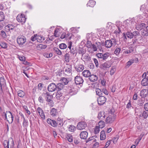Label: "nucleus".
Segmentation results:
<instances>
[{
	"mask_svg": "<svg viewBox=\"0 0 148 148\" xmlns=\"http://www.w3.org/2000/svg\"><path fill=\"white\" fill-rule=\"evenodd\" d=\"M124 40H127V36L128 38L131 39L133 38L132 41L133 44L137 42L138 44L141 43L143 42V36L138 31H135L132 32L131 31H127L126 33L124 32L122 34Z\"/></svg>",
	"mask_w": 148,
	"mask_h": 148,
	"instance_id": "1",
	"label": "nucleus"
},
{
	"mask_svg": "<svg viewBox=\"0 0 148 148\" xmlns=\"http://www.w3.org/2000/svg\"><path fill=\"white\" fill-rule=\"evenodd\" d=\"M14 145V140L12 138H10L8 140H5L3 142L4 148H13Z\"/></svg>",
	"mask_w": 148,
	"mask_h": 148,
	"instance_id": "2",
	"label": "nucleus"
},
{
	"mask_svg": "<svg viewBox=\"0 0 148 148\" xmlns=\"http://www.w3.org/2000/svg\"><path fill=\"white\" fill-rule=\"evenodd\" d=\"M26 41L25 37L23 35L18 36L17 38V42L20 46H22Z\"/></svg>",
	"mask_w": 148,
	"mask_h": 148,
	"instance_id": "3",
	"label": "nucleus"
},
{
	"mask_svg": "<svg viewBox=\"0 0 148 148\" xmlns=\"http://www.w3.org/2000/svg\"><path fill=\"white\" fill-rule=\"evenodd\" d=\"M72 42L71 41L69 42L68 47L69 49L71 54L73 55L75 54L76 56L77 53L76 48L74 47L73 46L72 47Z\"/></svg>",
	"mask_w": 148,
	"mask_h": 148,
	"instance_id": "4",
	"label": "nucleus"
},
{
	"mask_svg": "<svg viewBox=\"0 0 148 148\" xmlns=\"http://www.w3.org/2000/svg\"><path fill=\"white\" fill-rule=\"evenodd\" d=\"M84 82V80L82 77L80 76H76L75 78V82L73 84L74 87H77V85L82 84Z\"/></svg>",
	"mask_w": 148,
	"mask_h": 148,
	"instance_id": "5",
	"label": "nucleus"
},
{
	"mask_svg": "<svg viewBox=\"0 0 148 148\" xmlns=\"http://www.w3.org/2000/svg\"><path fill=\"white\" fill-rule=\"evenodd\" d=\"M7 114V116L6 117V119L5 120H6L9 124H11L13 121L14 116L12 113L10 111H6Z\"/></svg>",
	"mask_w": 148,
	"mask_h": 148,
	"instance_id": "6",
	"label": "nucleus"
},
{
	"mask_svg": "<svg viewBox=\"0 0 148 148\" xmlns=\"http://www.w3.org/2000/svg\"><path fill=\"white\" fill-rule=\"evenodd\" d=\"M116 115H110L107 117L106 120V124H110L112 123L115 120Z\"/></svg>",
	"mask_w": 148,
	"mask_h": 148,
	"instance_id": "7",
	"label": "nucleus"
},
{
	"mask_svg": "<svg viewBox=\"0 0 148 148\" xmlns=\"http://www.w3.org/2000/svg\"><path fill=\"white\" fill-rule=\"evenodd\" d=\"M77 87H74L73 84L71 85L70 88L69 90V93L71 95H73L77 94Z\"/></svg>",
	"mask_w": 148,
	"mask_h": 148,
	"instance_id": "8",
	"label": "nucleus"
},
{
	"mask_svg": "<svg viewBox=\"0 0 148 148\" xmlns=\"http://www.w3.org/2000/svg\"><path fill=\"white\" fill-rule=\"evenodd\" d=\"M17 21L21 23L22 24L24 23L26 21V18L24 14H22L21 15H18L16 17Z\"/></svg>",
	"mask_w": 148,
	"mask_h": 148,
	"instance_id": "9",
	"label": "nucleus"
},
{
	"mask_svg": "<svg viewBox=\"0 0 148 148\" xmlns=\"http://www.w3.org/2000/svg\"><path fill=\"white\" fill-rule=\"evenodd\" d=\"M5 84V79L2 77L0 78V95H3V92L2 90L3 87Z\"/></svg>",
	"mask_w": 148,
	"mask_h": 148,
	"instance_id": "10",
	"label": "nucleus"
},
{
	"mask_svg": "<svg viewBox=\"0 0 148 148\" xmlns=\"http://www.w3.org/2000/svg\"><path fill=\"white\" fill-rule=\"evenodd\" d=\"M111 66V64L110 63L106 62L101 64L100 66V68L102 70L108 71L109 68Z\"/></svg>",
	"mask_w": 148,
	"mask_h": 148,
	"instance_id": "11",
	"label": "nucleus"
},
{
	"mask_svg": "<svg viewBox=\"0 0 148 148\" xmlns=\"http://www.w3.org/2000/svg\"><path fill=\"white\" fill-rule=\"evenodd\" d=\"M87 126L86 123L84 121L80 122L78 123L77 125V128L80 130L85 129Z\"/></svg>",
	"mask_w": 148,
	"mask_h": 148,
	"instance_id": "12",
	"label": "nucleus"
},
{
	"mask_svg": "<svg viewBox=\"0 0 148 148\" xmlns=\"http://www.w3.org/2000/svg\"><path fill=\"white\" fill-rule=\"evenodd\" d=\"M106 98L104 96H99L97 99L98 104L99 105H102L106 101Z\"/></svg>",
	"mask_w": 148,
	"mask_h": 148,
	"instance_id": "13",
	"label": "nucleus"
},
{
	"mask_svg": "<svg viewBox=\"0 0 148 148\" xmlns=\"http://www.w3.org/2000/svg\"><path fill=\"white\" fill-rule=\"evenodd\" d=\"M56 86L55 84L52 83L48 86L47 89L49 92H52L56 90Z\"/></svg>",
	"mask_w": 148,
	"mask_h": 148,
	"instance_id": "14",
	"label": "nucleus"
},
{
	"mask_svg": "<svg viewBox=\"0 0 148 148\" xmlns=\"http://www.w3.org/2000/svg\"><path fill=\"white\" fill-rule=\"evenodd\" d=\"M47 122L48 124L50 125L53 127H56L57 126V122L55 120H51L50 119H48L47 120Z\"/></svg>",
	"mask_w": 148,
	"mask_h": 148,
	"instance_id": "15",
	"label": "nucleus"
},
{
	"mask_svg": "<svg viewBox=\"0 0 148 148\" xmlns=\"http://www.w3.org/2000/svg\"><path fill=\"white\" fill-rule=\"evenodd\" d=\"M88 133L86 131L82 132L79 134L80 138L82 139H86L88 135Z\"/></svg>",
	"mask_w": 148,
	"mask_h": 148,
	"instance_id": "16",
	"label": "nucleus"
},
{
	"mask_svg": "<svg viewBox=\"0 0 148 148\" xmlns=\"http://www.w3.org/2000/svg\"><path fill=\"white\" fill-rule=\"evenodd\" d=\"M146 25V24L144 23H141L137 25L136 28L138 31L143 30L145 28Z\"/></svg>",
	"mask_w": 148,
	"mask_h": 148,
	"instance_id": "17",
	"label": "nucleus"
},
{
	"mask_svg": "<svg viewBox=\"0 0 148 148\" xmlns=\"http://www.w3.org/2000/svg\"><path fill=\"white\" fill-rule=\"evenodd\" d=\"M88 79L91 82H94L97 81L98 79V77L97 75H95L92 74L90 75Z\"/></svg>",
	"mask_w": 148,
	"mask_h": 148,
	"instance_id": "18",
	"label": "nucleus"
},
{
	"mask_svg": "<svg viewBox=\"0 0 148 148\" xmlns=\"http://www.w3.org/2000/svg\"><path fill=\"white\" fill-rule=\"evenodd\" d=\"M77 52L79 54H82V56L86 52V50L83 47H79Z\"/></svg>",
	"mask_w": 148,
	"mask_h": 148,
	"instance_id": "19",
	"label": "nucleus"
},
{
	"mask_svg": "<svg viewBox=\"0 0 148 148\" xmlns=\"http://www.w3.org/2000/svg\"><path fill=\"white\" fill-rule=\"evenodd\" d=\"M15 28V26L12 24H8L5 27V29L7 32L12 30Z\"/></svg>",
	"mask_w": 148,
	"mask_h": 148,
	"instance_id": "20",
	"label": "nucleus"
},
{
	"mask_svg": "<svg viewBox=\"0 0 148 148\" xmlns=\"http://www.w3.org/2000/svg\"><path fill=\"white\" fill-rule=\"evenodd\" d=\"M141 84L143 86H146L148 85V76L144 78L141 82Z\"/></svg>",
	"mask_w": 148,
	"mask_h": 148,
	"instance_id": "21",
	"label": "nucleus"
},
{
	"mask_svg": "<svg viewBox=\"0 0 148 148\" xmlns=\"http://www.w3.org/2000/svg\"><path fill=\"white\" fill-rule=\"evenodd\" d=\"M82 73L83 76L85 77H88L91 74L90 71L87 70H84Z\"/></svg>",
	"mask_w": 148,
	"mask_h": 148,
	"instance_id": "22",
	"label": "nucleus"
},
{
	"mask_svg": "<svg viewBox=\"0 0 148 148\" xmlns=\"http://www.w3.org/2000/svg\"><path fill=\"white\" fill-rule=\"evenodd\" d=\"M60 81L61 82V83L63 84L64 85H67L69 82L68 79L65 77H62Z\"/></svg>",
	"mask_w": 148,
	"mask_h": 148,
	"instance_id": "23",
	"label": "nucleus"
},
{
	"mask_svg": "<svg viewBox=\"0 0 148 148\" xmlns=\"http://www.w3.org/2000/svg\"><path fill=\"white\" fill-rule=\"evenodd\" d=\"M75 69L78 72L82 71L84 69V66L82 64L79 65L77 67H75Z\"/></svg>",
	"mask_w": 148,
	"mask_h": 148,
	"instance_id": "24",
	"label": "nucleus"
},
{
	"mask_svg": "<svg viewBox=\"0 0 148 148\" xmlns=\"http://www.w3.org/2000/svg\"><path fill=\"white\" fill-rule=\"evenodd\" d=\"M56 90L61 91L63 88L64 85L61 83H59L56 85Z\"/></svg>",
	"mask_w": 148,
	"mask_h": 148,
	"instance_id": "25",
	"label": "nucleus"
},
{
	"mask_svg": "<svg viewBox=\"0 0 148 148\" xmlns=\"http://www.w3.org/2000/svg\"><path fill=\"white\" fill-rule=\"evenodd\" d=\"M147 111L144 110L142 113V115H140V116L143 118L144 119H147L148 117V112Z\"/></svg>",
	"mask_w": 148,
	"mask_h": 148,
	"instance_id": "26",
	"label": "nucleus"
},
{
	"mask_svg": "<svg viewBox=\"0 0 148 148\" xmlns=\"http://www.w3.org/2000/svg\"><path fill=\"white\" fill-rule=\"evenodd\" d=\"M106 137L105 132L104 130H103L101 132L100 139L101 140H103L105 139Z\"/></svg>",
	"mask_w": 148,
	"mask_h": 148,
	"instance_id": "27",
	"label": "nucleus"
},
{
	"mask_svg": "<svg viewBox=\"0 0 148 148\" xmlns=\"http://www.w3.org/2000/svg\"><path fill=\"white\" fill-rule=\"evenodd\" d=\"M111 40H109L105 41V47L107 48H110L112 46Z\"/></svg>",
	"mask_w": 148,
	"mask_h": 148,
	"instance_id": "28",
	"label": "nucleus"
},
{
	"mask_svg": "<svg viewBox=\"0 0 148 148\" xmlns=\"http://www.w3.org/2000/svg\"><path fill=\"white\" fill-rule=\"evenodd\" d=\"M95 4V2L92 0H89L88 2L87 3V5L91 7H93Z\"/></svg>",
	"mask_w": 148,
	"mask_h": 148,
	"instance_id": "29",
	"label": "nucleus"
},
{
	"mask_svg": "<svg viewBox=\"0 0 148 148\" xmlns=\"http://www.w3.org/2000/svg\"><path fill=\"white\" fill-rule=\"evenodd\" d=\"M57 110L54 108H52L50 111V114L53 116H55L56 115Z\"/></svg>",
	"mask_w": 148,
	"mask_h": 148,
	"instance_id": "30",
	"label": "nucleus"
},
{
	"mask_svg": "<svg viewBox=\"0 0 148 148\" xmlns=\"http://www.w3.org/2000/svg\"><path fill=\"white\" fill-rule=\"evenodd\" d=\"M66 137L69 142L71 143L73 141V138L71 134H67Z\"/></svg>",
	"mask_w": 148,
	"mask_h": 148,
	"instance_id": "31",
	"label": "nucleus"
},
{
	"mask_svg": "<svg viewBox=\"0 0 148 148\" xmlns=\"http://www.w3.org/2000/svg\"><path fill=\"white\" fill-rule=\"evenodd\" d=\"M53 51L58 55H61L62 54V52L58 48L55 47L53 48Z\"/></svg>",
	"mask_w": 148,
	"mask_h": 148,
	"instance_id": "32",
	"label": "nucleus"
},
{
	"mask_svg": "<svg viewBox=\"0 0 148 148\" xmlns=\"http://www.w3.org/2000/svg\"><path fill=\"white\" fill-rule=\"evenodd\" d=\"M147 90L145 89H143L140 92V96L142 98H145L146 97V95L145 94L146 91Z\"/></svg>",
	"mask_w": 148,
	"mask_h": 148,
	"instance_id": "33",
	"label": "nucleus"
},
{
	"mask_svg": "<svg viewBox=\"0 0 148 148\" xmlns=\"http://www.w3.org/2000/svg\"><path fill=\"white\" fill-rule=\"evenodd\" d=\"M25 94V92L22 90H19L18 92V96L20 97H23Z\"/></svg>",
	"mask_w": 148,
	"mask_h": 148,
	"instance_id": "34",
	"label": "nucleus"
},
{
	"mask_svg": "<svg viewBox=\"0 0 148 148\" xmlns=\"http://www.w3.org/2000/svg\"><path fill=\"white\" fill-rule=\"evenodd\" d=\"M145 101V99H139L138 101V105L141 106H143Z\"/></svg>",
	"mask_w": 148,
	"mask_h": 148,
	"instance_id": "35",
	"label": "nucleus"
},
{
	"mask_svg": "<svg viewBox=\"0 0 148 148\" xmlns=\"http://www.w3.org/2000/svg\"><path fill=\"white\" fill-rule=\"evenodd\" d=\"M47 47V46L46 45H44L42 44H40L38 45L37 46V48L38 49L40 50L41 49H45Z\"/></svg>",
	"mask_w": 148,
	"mask_h": 148,
	"instance_id": "36",
	"label": "nucleus"
},
{
	"mask_svg": "<svg viewBox=\"0 0 148 148\" xmlns=\"http://www.w3.org/2000/svg\"><path fill=\"white\" fill-rule=\"evenodd\" d=\"M99 126L101 128H102L104 127L105 125V123L102 121H100L99 123Z\"/></svg>",
	"mask_w": 148,
	"mask_h": 148,
	"instance_id": "37",
	"label": "nucleus"
},
{
	"mask_svg": "<svg viewBox=\"0 0 148 148\" xmlns=\"http://www.w3.org/2000/svg\"><path fill=\"white\" fill-rule=\"evenodd\" d=\"M92 44L91 41H89L88 39H87V42L86 44V47L88 48H90L92 47Z\"/></svg>",
	"mask_w": 148,
	"mask_h": 148,
	"instance_id": "38",
	"label": "nucleus"
},
{
	"mask_svg": "<svg viewBox=\"0 0 148 148\" xmlns=\"http://www.w3.org/2000/svg\"><path fill=\"white\" fill-rule=\"evenodd\" d=\"M64 60L66 62H69L70 57L69 54L68 53H66L64 55Z\"/></svg>",
	"mask_w": 148,
	"mask_h": 148,
	"instance_id": "39",
	"label": "nucleus"
},
{
	"mask_svg": "<svg viewBox=\"0 0 148 148\" xmlns=\"http://www.w3.org/2000/svg\"><path fill=\"white\" fill-rule=\"evenodd\" d=\"M96 94L99 96H102V90L99 88H96Z\"/></svg>",
	"mask_w": 148,
	"mask_h": 148,
	"instance_id": "40",
	"label": "nucleus"
},
{
	"mask_svg": "<svg viewBox=\"0 0 148 148\" xmlns=\"http://www.w3.org/2000/svg\"><path fill=\"white\" fill-rule=\"evenodd\" d=\"M141 34L143 36H148V32L146 30V28L141 31Z\"/></svg>",
	"mask_w": 148,
	"mask_h": 148,
	"instance_id": "41",
	"label": "nucleus"
},
{
	"mask_svg": "<svg viewBox=\"0 0 148 148\" xmlns=\"http://www.w3.org/2000/svg\"><path fill=\"white\" fill-rule=\"evenodd\" d=\"M62 96V93L61 92V91L57 90V94L56 95V97L57 99H59Z\"/></svg>",
	"mask_w": 148,
	"mask_h": 148,
	"instance_id": "42",
	"label": "nucleus"
},
{
	"mask_svg": "<svg viewBox=\"0 0 148 148\" xmlns=\"http://www.w3.org/2000/svg\"><path fill=\"white\" fill-rule=\"evenodd\" d=\"M72 66L71 65H69V66L66 67L65 69V71L69 73H71L72 72Z\"/></svg>",
	"mask_w": 148,
	"mask_h": 148,
	"instance_id": "43",
	"label": "nucleus"
},
{
	"mask_svg": "<svg viewBox=\"0 0 148 148\" xmlns=\"http://www.w3.org/2000/svg\"><path fill=\"white\" fill-rule=\"evenodd\" d=\"M28 125V121L25 119H23V126L24 127H27Z\"/></svg>",
	"mask_w": 148,
	"mask_h": 148,
	"instance_id": "44",
	"label": "nucleus"
},
{
	"mask_svg": "<svg viewBox=\"0 0 148 148\" xmlns=\"http://www.w3.org/2000/svg\"><path fill=\"white\" fill-rule=\"evenodd\" d=\"M59 47L60 49H64L67 47V45L65 44L62 43L59 44Z\"/></svg>",
	"mask_w": 148,
	"mask_h": 148,
	"instance_id": "45",
	"label": "nucleus"
},
{
	"mask_svg": "<svg viewBox=\"0 0 148 148\" xmlns=\"http://www.w3.org/2000/svg\"><path fill=\"white\" fill-rule=\"evenodd\" d=\"M110 40H111V43L112 44V46L114 47L117 44V40L115 38H112Z\"/></svg>",
	"mask_w": 148,
	"mask_h": 148,
	"instance_id": "46",
	"label": "nucleus"
},
{
	"mask_svg": "<svg viewBox=\"0 0 148 148\" xmlns=\"http://www.w3.org/2000/svg\"><path fill=\"white\" fill-rule=\"evenodd\" d=\"M5 15L3 13L0 11V21H3L5 19Z\"/></svg>",
	"mask_w": 148,
	"mask_h": 148,
	"instance_id": "47",
	"label": "nucleus"
},
{
	"mask_svg": "<svg viewBox=\"0 0 148 148\" xmlns=\"http://www.w3.org/2000/svg\"><path fill=\"white\" fill-rule=\"evenodd\" d=\"M68 128L69 131L73 132H74L76 129V127H75L74 125H71L69 126Z\"/></svg>",
	"mask_w": 148,
	"mask_h": 148,
	"instance_id": "48",
	"label": "nucleus"
},
{
	"mask_svg": "<svg viewBox=\"0 0 148 148\" xmlns=\"http://www.w3.org/2000/svg\"><path fill=\"white\" fill-rule=\"evenodd\" d=\"M99 128H100L99 126H97L94 128V132L95 134L96 135L99 133L100 131Z\"/></svg>",
	"mask_w": 148,
	"mask_h": 148,
	"instance_id": "49",
	"label": "nucleus"
},
{
	"mask_svg": "<svg viewBox=\"0 0 148 148\" xmlns=\"http://www.w3.org/2000/svg\"><path fill=\"white\" fill-rule=\"evenodd\" d=\"M109 53L108 52H106L104 54H103V56H102V59L103 60H106V59L109 56Z\"/></svg>",
	"mask_w": 148,
	"mask_h": 148,
	"instance_id": "50",
	"label": "nucleus"
},
{
	"mask_svg": "<svg viewBox=\"0 0 148 148\" xmlns=\"http://www.w3.org/2000/svg\"><path fill=\"white\" fill-rule=\"evenodd\" d=\"M95 44L97 45V48L100 51H101L102 49V47L101 45V42H96Z\"/></svg>",
	"mask_w": 148,
	"mask_h": 148,
	"instance_id": "51",
	"label": "nucleus"
},
{
	"mask_svg": "<svg viewBox=\"0 0 148 148\" xmlns=\"http://www.w3.org/2000/svg\"><path fill=\"white\" fill-rule=\"evenodd\" d=\"M37 41L39 40L40 41V42H42L45 40L44 37L41 36L37 35Z\"/></svg>",
	"mask_w": 148,
	"mask_h": 148,
	"instance_id": "52",
	"label": "nucleus"
},
{
	"mask_svg": "<svg viewBox=\"0 0 148 148\" xmlns=\"http://www.w3.org/2000/svg\"><path fill=\"white\" fill-rule=\"evenodd\" d=\"M133 63H134V60H132V59H131L127 63L126 66L129 67Z\"/></svg>",
	"mask_w": 148,
	"mask_h": 148,
	"instance_id": "53",
	"label": "nucleus"
},
{
	"mask_svg": "<svg viewBox=\"0 0 148 148\" xmlns=\"http://www.w3.org/2000/svg\"><path fill=\"white\" fill-rule=\"evenodd\" d=\"M0 45L2 48L4 49H6L7 47L6 43L4 42H1L0 43Z\"/></svg>",
	"mask_w": 148,
	"mask_h": 148,
	"instance_id": "54",
	"label": "nucleus"
},
{
	"mask_svg": "<svg viewBox=\"0 0 148 148\" xmlns=\"http://www.w3.org/2000/svg\"><path fill=\"white\" fill-rule=\"evenodd\" d=\"M59 29H56L54 32V36L56 37H58L59 36V32H58Z\"/></svg>",
	"mask_w": 148,
	"mask_h": 148,
	"instance_id": "55",
	"label": "nucleus"
},
{
	"mask_svg": "<svg viewBox=\"0 0 148 148\" xmlns=\"http://www.w3.org/2000/svg\"><path fill=\"white\" fill-rule=\"evenodd\" d=\"M23 108L24 110H25L26 113L30 115V111L28 110L27 107L26 106H23Z\"/></svg>",
	"mask_w": 148,
	"mask_h": 148,
	"instance_id": "56",
	"label": "nucleus"
},
{
	"mask_svg": "<svg viewBox=\"0 0 148 148\" xmlns=\"http://www.w3.org/2000/svg\"><path fill=\"white\" fill-rule=\"evenodd\" d=\"M121 49L120 48L118 47L116 48L114 51V53L116 55L119 54V53L121 51Z\"/></svg>",
	"mask_w": 148,
	"mask_h": 148,
	"instance_id": "57",
	"label": "nucleus"
},
{
	"mask_svg": "<svg viewBox=\"0 0 148 148\" xmlns=\"http://www.w3.org/2000/svg\"><path fill=\"white\" fill-rule=\"evenodd\" d=\"M116 71V69L115 68H114L112 67L110 71V74L111 75H113L114 73Z\"/></svg>",
	"mask_w": 148,
	"mask_h": 148,
	"instance_id": "58",
	"label": "nucleus"
},
{
	"mask_svg": "<svg viewBox=\"0 0 148 148\" xmlns=\"http://www.w3.org/2000/svg\"><path fill=\"white\" fill-rule=\"evenodd\" d=\"M119 138V136L118 135H117L116 137H114L113 138V142L114 143H116L117 142V140Z\"/></svg>",
	"mask_w": 148,
	"mask_h": 148,
	"instance_id": "59",
	"label": "nucleus"
},
{
	"mask_svg": "<svg viewBox=\"0 0 148 148\" xmlns=\"http://www.w3.org/2000/svg\"><path fill=\"white\" fill-rule=\"evenodd\" d=\"M0 33L1 34L3 37L5 38L6 37V34L4 31L3 30H2L0 32Z\"/></svg>",
	"mask_w": 148,
	"mask_h": 148,
	"instance_id": "60",
	"label": "nucleus"
},
{
	"mask_svg": "<svg viewBox=\"0 0 148 148\" xmlns=\"http://www.w3.org/2000/svg\"><path fill=\"white\" fill-rule=\"evenodd\" d=\"M131 107H132V108L133 109L134 108L133 107H132V106L130 101V100H129V102L127 104L126 108L127 109H129Z\"/></svg>",
	"mask_w": 148,
	"mask_h": 148,
	"instance_id": "61",
	"label": "nucleus"
},
{
	"mask_svg": "<svg viewBox=\"0 0 148 148\" xmlns=\"http://www.w3.org/2000/svg\"><path fill=\"white\" fill-rule=\"evenodd\" d=\"M37 35H34V36H32L31 38V40L32 41H34L36 40H37Z\"/></svg>",
	"mask_w": 148,
	"mask_h": 148,
	"instance_id": "62",
	"label": "nucleus"
},
{
	"mask_svg": "<svg viewBox=\"0 0 148 148\" xmlns=\"http://www.w3.org/2000/svg\"><path fill=\"white\" fill-rule=\"evenodd\" d=\"M42 94H43L44 95H45V97H52V96L51 95L50 93L48 92H46L45 93H43Z\"/></svg>",
	"mask_w": 148,
	"mask_h": 148,
	"instance_id": "63",
	"label": "nucleus"
},
{
	"mask_svg": "<svg viewBox=\"0 0 148 148\" xmlns=\"http://www.w3.org/2000/svg\"><path fill=\"white\" fill-rule=\"evenodd\" d=\"M144 107L145 110L148 111V102L145 103L144 105Z\"/></svg>",
	"mask_w": 148,
	"mask_h": 148,
	"instance_id": "64",
	"label": "nucleus"
}]
</instances>
